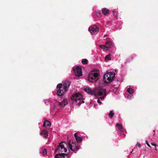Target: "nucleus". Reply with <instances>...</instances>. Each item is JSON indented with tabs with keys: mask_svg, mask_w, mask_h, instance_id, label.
Masks as SVG:
<instances>
[{
	"mask_svg": "<svg viewBox=\"0 0 158 158\" xmlns=\"http://www.w3.org/2000/svg\"><path fill=\"white\" fill-rule=\"evenodd\" d=\"M105 96H104V95L103 96L100 97V98L101 99H104V97Z\"/></svg>",
	"mask_w": 158,
	"mask_h": 158,
	"instance_id": "32",
	"label": "nucleus"
},
{
	"mask_svg": "<svg viewBox=\"0 0 158 158\" xmlns=\"http://www.w3.org/2000/svg\"><path fill=\"white\" fill-rule=\"evenodd\" d=\"M106 89H100V90L99 91L98 93V95H96V94H95V96H101L103 95V94H104L105 96H106Z\"/></svg>",
	"mask_w": 158,
	"mask_h": 158,
	"instance_id": "12",
	"label": "nucleus"
},
{
	"mask_svg": "<svg viewBox=\"0 0 158 158\" xmlns=\"http://www.w3.org/2000/svg\"><path fill=\"white\" fill-rule=\"evenodd\" d=\"M51 122L47 120H45L43 126L44 127H50L51 125Z\"/></svg>",
	"mask_w": 158,
	"mask_h": 158,
	"instance_id": "15",
	"label": "nucleus"
},
{
	"mask_svg": "<svg viewBox=\"0 0 158 158\" xmlns=\"http://www.w3.org/2000/svg\"><path fill=\"white\" fill-rule=\"evenodd\" d=\"M47 153L46 149H44L42 150V154L43 155H45Z\"/></svg>",
	"mask_w": 158,
	"mask_h": 158,
	"instance_id": "25",
	"label": "nucleus"
},
{
	"mask_svg": "<svg viewBox=\"0 0 158 158\" xmlns=\"http://www.w3.org/2000/svg\"><path fill=\"white\" fill-rule=\"evenodd\" d=\"M107 36H108V35H104V37H105Z\"/></svg>",
	"mask_w": 158,
	"mask_h": 158,
	"instance_id": "34",
	"label": "nucleus"
},
{
	"mask_svg": "<svg viewBox=\"0 0 158 158\" xmlns=\"http://www.w3.org/2000/svg\"><path fill=\"white\" fill-rule=\"evenodd\" d=\"M137 145H138V146H139V148H140V147H141V144H140V143H137Z\"/></svg>",
	"mask_w": 158,
	"mask_h": 158,
	"instance_id": "31",
	"label": "nucleus"
},
{
	"mask_svg": "<svg viewBox=\"0 0 158 158\" xmlns=\"http://www.w3.org/2000/svg\"><path fill=\"white\" fill-rule=\"evenodd\" d=\"M68 148L67 144L65 142L61 141L59 144V146H57V148L55 151V152L56 153V152H58V153H60V152H67Z\"/></svg>",
	"mask_w": 158,
	"mask_h": 158,
	"instance_id": "2",
	"label": "nucleus"
},
{
	"mask_svg": "<svg viewBox=\"0 0 158 158\" xmlns=\"http://www.w3.org/2000/svg\"><path fill=\"white\" fill-rule=\"evenodd\" d=\"M40 135L44 136L45 138L47 137L48 135V131L45 130H43L40 132Z\"/></svg>",
	"mask_w": 158,
	"mask_h": 158,
	"instance_id": "17",
	"label": "nucleus"
},
{
	"mask_svg": "<svg viewBox=\"0 0 158 158\" xmlns=\"http://www.w3.org/2000/svg\"><path fill=\"white\" fill-rule=\"evenodd\" d=\"M75 74L77 76H80L82 75V72L81 68L77 66L73 69Z\"/></svg>",
	"mask_w": 158,
	"mask_h": 158,
	"instance_id": "9",
	"label": "nucleus"
},
{
	"mask_svg": "<svg viewBox=\"0 0 158 158\" xmlns=\"http://www.w3.org/2000/svg\"><path fill=\"white\" fill-rule=\"evenodd\" d=\"M153 132H154V134H153V135H154V136H155V130H154V131H153Z\"/></svg>",
	"mask_w": 158,
	"mask_h": 158,
	"instance_id": "33",
	"label": "nucleus"
},
{
	"mask_svg": "<svg viewBox=\"0 0 158 158\" xmlns=\"http://www.w3.org/2000/svg\"><path fill=\"white\" fill-rule=\"evenodd\" d=\"M102 11L103 14L105 15H107L109 13V10L105 8H103Z\"/></svg>",
	"mask_w": 158,
	"mask_h": 158,
	"instance_id": "16",
	"label": "nucleus"
},
{
	"mask_svg": "<svg viewBox=\"0 0 158 158\" xmlns=\"http://www.w3.org/2000/svg\"><path fill=\"white\" fill-rule=\"evenodd\" d=\"M68 154L63 153H58L56 154L55 156V158H68Z\"/></svg>",
	"mask_w": 158,
	"mask_h": 158,
	"instance_id": "10",
	"label": "nucleus"
},
{
	"mask_svg": "<svg viewBox=\"0 0 158 158\" xmlns=\"http://www.w3.org/2000/svg\"><path fill=\"white\" fill-rule=\"evenodd\" d=\"M146 144H147V145H148V146L149 147H151V146H150V144L148 143V142L147 140H146Z\"/></svg>",
	"mask_w": 158,
	"mask_h": 158,
	"instance_id": "28",
	"label": "nucleus"
},
{
	"mask_svg": "<svg viewBox=\"0 0 158 158\" xmlns=\"http://www.w3.org/2000/svg\"><path fill=\"white\" fill-rule=\"evenodd\" d=\"M88 62V60L86 59H83L82 60L81 63L82 64H87Z\"/></svg>",
	"mask_w": 158,
	"mask_h": 158,
	"instance_id": "22",
	"label": "nucleus"
},
{
	"mask_svg": "<svg viewBox=\"0 0 158 158\" xmlns=\"http://www.w3.org/2000/svg\"><path fill=\"white\" fill-rule=\"evenodd\" d=\"M116 126L118 127V129L121 132H123V129L122 127V126L120 125V124L117 123L116 124Z\"/></svg>",
	"mask_w": 158,
	"mask_h": 158,
	"instance_id": "18",
	"label": "nucleus"
},
{
	"mask_svg": "<svg viewBox=\"0 0 158 158\" xmlns=\"http://www.w3.org/2000/svg\"><path fill=\"white\" fill-rule=\"evenodd\" d=\"M71 82L69 81H65L62 82V86L65 88V90H68V88L70 85Z\"/></svg>",
	"mask_w": 158,
	"mask_h": 158,
	"instance_id": "11",
	"label": "nucleus"
},
{
	"mask_svg": "<svg viewBox=\"0 0 158 158\" xmlns=\"http://www.w3.org/2000/svg\"><path fill=\"white\" fill-rule=\"evenodd\" d=\"M98 102V103H99V104H101V102L100 101V100L99 99H98L97 100Z\"/></svg>",
	"mask_w": 158,
	"mask_h": 158,
	"instance_id": "29",
	"label": "nucleus"
},
{
	"mask_svg": "<svg viewBox=\"0 0 158 158\" xmlns=\"http://www.w3.org/2000/svg\"><path fill=\"white\" fill-rule=\"evenodd\" d=\"M67 103V100L65 99L64 100L60 102H57L55 103V104H54L53 109H52L50 110L51 111H53L54 109H56V108L57 105H58L60 106H65Z\"/></svg>",
	"mask_w": 158,
	"mask_h": 158,
	"instance_id": "8",
	"label": "nucleus"
},
{
	"mask_svg": "<svg viewBox=\"0 0 158 158\" xmlns=\"http://www.w3.org/2000/svg\"><path fill=\"white\" fill-rule=\"evenodd\" d=\"M97 73H93L92 72H90L88 75V80L91 82H94L97 81V78L98 76Z\"/></svg>",
	"mask_w": 158,
	"mask_h": 158,
	"instance_id": "4",
	"label": "nucleus"
},
{
	"mask_svg": "<svg viewBox=\"0 0 158 158\" xmlns=\"http://www.w3.org/2000/svg\"><path fill=\"white\" fill-rule=\"evenodd\" d=\"M72 103L77 105H80L81 103H84V101L83 100V96L79 93H75L71 97Z\"/></svg>",
	"mask_w": 158,
	"mask_h": 158,
	"instance_id": "1",
	"label": "nucleus"
},
{
	"mask_svg": "<svg viewBox=\"0 0 158 158\" xmlns=\"http://www.w3.org/2000/svg\"><path fill=\"white\" fill-rule=\"evenodd\" d=\"M57 87L59 88L57 91V94L59 96H63L64 94L68 91L67 90H65V88L62 86L61 84H58Z\"/></svg>",
	"mask_w": 158,
	"mask_h": 158,
	"instance_id": "5",
	"label": "nucleus"
},
{
	"mask_svg": "<svg viewBox=\"0 0 158 158\" xmlns=\"http://www.w3.org/2000/svg\"><path fill=\"white\" fill-rule=\"evenodd\" d=\"M89 30L92 35H94L98 33L99 29L96 25H93L89 27Z\"/></svg>",
	"mask_w": 158,
	"mask_h": 158,
	"instance_id": "7",
	"label": "nucleus"
},
{
	"mask_svg": "<svg viewBox=\"0 0 158 158\" xmlns=\"http://www.w3.org/2000/svg\"><path fill=\"white\" fill-rule=\"evenodd\" d=\"M74 136L78 143H80L82 142V138L81 137L77 136V133H75Z\"/></svg>",
	"mask_w": 158,
	"mask_h": 158,
	"instance_id": "14",
	"label": "nucleus"
},
{
	"mask_svg": "<svg viewBox=\"0 0 158 158\" xmlns=\"http://www.w3.org/2000/svg\"><path fill=\"white\" fill-rule=\"evenodd\" d=\"M84 90L85 91L87 92L88 94L91 95H93L94 94V91L92 89L89 87H86L85 89Z\"/></svg>",
	"mask_w": 158,
	"mask_h": 158,
	"instance_id": "13",
	"label": "nucleus"
},
{
	"mask_svg": "<svg viewBox=\"0 0 158 158\" xmlns=\"http://www.w3.org/2000/svg\"><path fill=\"white\" fill-rule=\"evenodd\" d=\"M112 12L113 15L115 17H116L117 15V13L116 11L115 10H113Z\"/></svg>",
	"mask_w": 158,
	"mask_h": 158,
	"instance_id": "27",
	"label": "nucleus"
},
{
	"mask_svg": "<svg viewBox=\"0 0 158 158\" xmlns=\"http://www.w3.org/2000/svg\"><path fill=\"white\" fill-rule=\"evenodd\" d=\"M155 150H156V147H155Z\"/></svg>",
	"mask_w": 158,
	"mask_h": 158,
	"instance_id": "35",
	"label": "nucleus"
},
{
	"mask_svg": "<svg viewBox=\"0 0 158 158\" xmlns=\"http://www.w3.org/2000/svg\"><path fill=\"white\" fill-rule=\"evenodd\" d=\"M114 113L113 112V111H110V113L109 114V117L110 118H112L113 117L114 115Z\"/></svg>",
	"mask_w": 158,
	"mask_h": 158,
	"instance_id": "23",
	"label": "nucleus"
},
{
	"mask_svg": "<svg viewBox=\"0 0 158 158\" xmlns=\"http://www.w3.org/2000/svg\"><path fill=\"white\" fill-rule=\"evenodd\" d=\"M96 15L98 17H100L101 15V13L99 11H98L96 13Z\"/></svg>",
	"mask_w": 158,
	"mask_h": 158,
	"instance_id": "26",
	"label": "nucleus"
},
{
	"mask_svg": "<svg viewBox=\"0 0 158 158\" xmlns=\"http://www.w3.org/2000/svg\"><path fill=\"white\" fill-rule=\"evenodd\" d=\"M105 59L107 60H110L111 58L109 55H108L105 57Z\"/></svg>",
	"mask_w": 158,
	"mask_h": 158,
	"instance_id": "24",
	"label": "nucleus"
},
{
	"mask_svg": "<svg viewBox=\"0 0 158 158\" xmlns=\"http://www.w3.org/2000/svg\"><path fill=\"white\" fill-rule=\"evenodd\" d=\"M100 48L105 49L106 50H108V48L105 45H100L99 46Z\"/></svg>",
	"mask_w": 158,
	"mask_h": 158,
	"instance_id": "21",
	"label": "nucleus"
},
{
	"mask_svg": "<svg viewBox=\"0 0 158 158\" xmlns=\"http://www.w3.org/2000/svg\"><path fill=\"white\" fill-rule=\"evenodd\" d=\"M115 76L114 73L109 72L104 74L103 76V81L105 83H107L108 82L106 80L109 81H112Z\"/></svg>",
	"mask_w": 158,
	"mask_h": 158,
	"instance_id": "3",
	"label": "nucleus"
},
{
	"mask_svg": "<svg viewBox=\"0 0 158 158\" xmlns=\"http://www.w3.org/2000/svg\"><path fill=\"white\" fill-rule=\"evenodd\" d=\"M105 44L106 46L108 49L109 48H111L112 46V43L111 41H107L106 42Z\"/></svg>",
	"mask_w": 158,
	"mask_h": 158,
	"instance_id": "19",
	"label": "nucleus"
},
{
	"mask_svg": "<svg viewBox=\"0 0 158 158\" xmlns=\"http://www.w3.org/2000/svg\"><path fill=\"white\" fill-rule=\"evenodd\" d=\"M127 91L131 94L134 93V90L130 87L127 89Z\"/></svg>",
	"mask_w": 158,
	"mask_h": 158,
	"instance_id": "20",
	"label": "nucleus"
},
{
	"mask_svg": "<svg viewBox=\"0 0 158 158\" xmlns=\"http://www.w3.org/2000/svg\"><path fill=\"white\" fill-rule=\"evenodd\" d=\"M151 144L152 145V146H154L155 147H156V145L155 144V143H151Z\"/></svg>",
	"mask_w": 158,
	"mask_h": 158,
	"instance_id": "30",
	"label": "nucleus"
},
{
	"mask_svg": "<svg viewBox=\"0 0 158 158\" xmlns=\"http://www.w3.org/2000/svg\"><path fill=\"white\" fill-rule=\"evenodd\" d=\"M132 152V151L131 152V153Z\"/></svg>",
	"mask_w": 158,
	"mask_h": 158,
	"instance_id": "36",
	"label": "nucleus"
},
{
	"mask_svg": "<svg viewBox=\"0 0 158 158\" xmlns=\"http://www.w3.org/2000/svg\"><path fill=\"white\" fill-rule=\"evenodd\" d=\"M68 144L70 150L74 152H76L79 148V146H76L75 143L73 142V140L68 142Z\"/></svg>",
	"mask_w": 158,
	"mask_h": 158,
	"instance_id": "6",
	"label": "nucleus"
}]
</instances>
